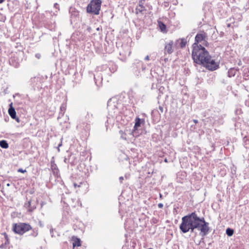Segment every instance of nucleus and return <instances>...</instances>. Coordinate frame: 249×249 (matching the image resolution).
Segmentation results:
<instances>
[{
    "instance_id": "nucleus-27",
    "label": "nucleus",
    "mask_w": 249,
    "mask_h": 249,
    "mask_svg": "<svg viewBox=\"0 0 249 249\" xmlns=\"http://www.w3.org/2000/svg\"><path fill=\"white\" fill-rule=\"evenodd\" d=\"M144 59H145V60H149V56H148V55H147V56L145 57Z\"/></svg>"
},
{
    "instance_id": "nucleus-22",
    "label": "nucleus",
    "mask_w": 249,
    "mask_h": 249,
    "mask_svg": "<svg viewBox=\"0 0 249 249\" xmlns=\"http://www.w3.org/2000/svg\"><path fill=\"white\" fill-rule=\"evenodd\" d=\"M37 59H39L41 57V54L40 53H36L35 55Z\"/></svg>"
},
{
    "instance_id": "nucleus-32",
    "label": "nucleus",
    "mask_w": 249,
    "mask_h": 249,
    "mask_svg": "<svg viewBox=\"0 0 249 249\" xmlns=\"http://www.w3.org/2000/svg\"><path fill=\"white\" fill-rule=\"evenodd\" d=\"M7 185L8 186H9V183H8Z\"/></svg>"
},
{
    "instance_id": "nucleus-1",
    "label": "nucleus",
    "mask_w": 249,
    "mask_h": 249,
    "mask_svg": "<svg viewBox=\"0 0 249 249\" xmlns=\"http://www.w3.org/2000/svg\"><path fill=\"white\" fill-rule=\"evenodd\" d=\"M209 223L205 221L204 217H199L196 213H192L182 217L179 229L183 233L190 230L194 232L195 229L199 231L201 236L206 235L210 231Z\"/></svg>"
},
{
    "instance_id": "nucleus-3",
    "label": "nucleus",
    "mask_w": 249,
    "mask_h": 249,
    "mask_svg": "<svg viewBox=\"0 0 249 249\" xmlns=\"http://www.w3.org/2000/svg\"><path fill=\"white\" fill-rule=\"evenodd\" d=\"M101 0H92L87 7V12L89 13L98 15L101 9Z\"/></svg>"
},
{
    "instance_id": "nucleus-15",
    "label": "nucleus",
    "mask_w": 249,
    "mask_h": 249,
    "mask_svg": "<svg viewBox=\"0 0 249 249\" xmlns=\"http://www.w3.org/2000/svg\"><path fill=\"white\" fill-rule=\"evenodd\" d=\"M236 70L234 69H231L228 71V76L229 77L234 76L236 74Z\"/></svg>"
},
{
    "instance_id": "nucleus-26",
    "label": "nucleus",
    "mask_w": 249,
    "mask_h": 249,
    "mask_svg": "<svg viewBox=\"0 0 249 249\" xmlns=\"http://www.w3.org/2000/svg\"><path fill=\"white\" fill-rule=\"evenodd\" d=\"M158 207H159L160 208H162V207H163V204H161V203H159V204H158Z\"/></svg>"
},
{
    "instance_id": "nucleus-28",
    "label": "nucleus",
    "mask_w": 249,
    "mask_h": 249,
    "mask_svg": "<svg viewBox=\"0 0 249 249\" xmlns=\"http://www.w3.org/2000/svg\"><path fill=\"white\" fill-rule=\"evenodd\" d=\"M193 121L195 124H196L198 122L197 120H194Z\"/></svg>"
},
{
    "instance_id": "nucleus-21",
    "label": "nucleus",
    "mask_w": 249,
    "mask_h": 249,
    "mask_svg": "<svg viewBox=\"0 0 249 249\" xmlns=\"http://www.w3.org/2000/svg\"><path fill=\"white\" fill-rule=\"evenodd\" d=\"M60 109L62 111H65L66 108H65V105H63L61 106V107H60Z\"/></svg>"
},
{
    "instance_id": "nucleus-14",
    "label": "nucleus",
    "mask_w": 249,
    "mask_h": 249,
    "mask_svg": "<svg viewBox=\"0 0 249 249\" xmlns=\"http://www.w3.org/2000/svg\"><path fill=\"white\" fill-rule=\"evenodd\" d=\"M145 10L144 7H143L142 4H140L137 7L136 9V13L138 14V12L141 13Z\"/></svg>"
},
{
    "instance_id": "nucleus-31",
    "label": "nucleus",
    "mask_w": 249,
    "mask_h": 249,
    "mask_svg": "<svg viewBox=\"0 0 249 249\" xmlns=\"http://www.w3.org/2000/svg\"><path fill=\"white\" fill-rule=\"evenodd\" d=\"M61 145H62V143L59 144L58 145V147L61 146Z\"/></svg>"
},
{
    "instance_id": "nucleus-17",
    "label": "nucleus",
    "mask_w": 249,
    "mask_h": 249,
    "mask_svg": "<svg viewBox=\"0 0 249 249\" xmlns=\"http://www.w3.org/2000/svg\"><path fill=\"white\" fill-rule=\"evenodd\" d=\"M226 233L228 236H231L233 234V230L230 228H228L226 230Z\"/></svg>"
},
{
    "instance_id": "nucleus-33",
    "label": "nucleus",
    "mask_w": 249,
    "mask_h": 249,
    "mask_svg": "<svg viewBox=\"0 0 249 249\" xmlns=\"http://www.w3.org/2000/svg\"><path fill=\"white\" fill-rule=\"evenodd\" d=\"M32 210H30H30H29V211H32Z\"/></svg>"
},
{
    "instance_id": "nucleus-19",
    "label": "nucleus",
    "mask_w": 249,
    "mask_h": 249,
    "mask_svg": "<svg viewBox=\"0 0 249 249\" xmlns=\"http://www.w3.org/2000/svg\"><path fill=\"white\" fill-rule=\"evenodd\" d=\"M5 19H6L5 17H4L3 15L0 14V20L4 22Z\"/></svg>"
},
{
    "instance_id": "nucleus-2",
    "label": "nucleus",
    "mask_w": 249,
    "mask_h": 249,
    "mask_svg": "<svg viewBox=\"0 0 249 249\" xmlns=\"http://www.w3.org/2000/svg\"><path fill=\"white\" fill-rule=\"evenodd\" d=\"M192 53L194 62L198 64H202L206 60H208L209 53L204 47H193Z\"/></svg>"
},
{
    "instance_id": "nucleus-12",
    "label": "nucleus",
    "mask_w": 249,
    "mask_h": 249,
    "mask_svg": "<svg viewBox=\"0 0 249 249\" xmlns=\"http://www.w3.org/2000/svg\"><path fill=\"white\" fill-rule=\"evenodd\" d=\"M141 124V119L139 118H137L135 120V124L134 125V129H137V128L140 126Z\"/></svg>"
},
{
    "instance_id": "nucleus-5",
    "label": "nucleus",
    "mask_w": 249,
    "mask_h": 249,
    "mask_svg": "<svg viewBox=\"0 0 249 249\" xmlns=\"http://www.w3.org/2000/svg\"><path fill=\"white\" fill-rule=\"evenodd\" d=\"M206 36L205 33H201L196 35L195 37V42L193 45V47H204L207 46L208 44L206 39Z\"/></svg>"
},
{
    "instance_id": "nucleus-10",
    "label": "nucleus",
    "mask_w": 249,
    "mask_h": 249,
    "mask_svg": "<svg viewBox=\"0 0 249 249\" xmlns=\"http://www.w3.org/2000/svg\"><path fill=\"white\" fill-rule=\"evenodd\" d=\"M177 42H179L180 46L181 48H183L185 46L187 43V40L185 38H181L177 40Z\"/></svg>"
},
{
    "instance_id": "nucleus-9",
    "label": "nucleus",
    "mask_w": 249,
    "mask_h": 249,
    "mask_svg": "<svg viewBox=\"0 0 249 249\" xmlns=\"http://www.w3.org/2000/svg\"><path fill=\"white\" fill-rule=\"evenodd\" d=\"M51 169L53 170L54 174H56V175H58V169L57 168L56 165L54 163H52Z\"/></svg>"
},
{
    "instance_id": "nucleus-13",
    "label": "nucleus",
    "mask_w": 249,
    "mask_h": 249,
    "mask_svg": "<svg viewBox=\"0 0 249 249\" xmlns=\"http://www.w3.org/2000/svg\"><path fill=\"white\" fill-rule=\"evenodd\" d=\"M0 146L3 148H7L8 147V144L6 141L2 140L0 141Z\"/></svg>"
},
{
    "instance_id": "nucleus-23",
    "label": "nucleus",
    "mask_w": 249,
    "mask_h": 249,
    "mask_svg": "<svg viewBox=\"0 0 249 249\" xmlns=\"http://www.w3.org/2000/svg\"><path fill=\"white\" fill-rule=\"evenodd\" d=\"M37 234H38V233L37 231H34L33 233V235L34 236L36 237L37 235Z\"/></svg>"
},
{
    "instance_id": "nucleus-29",
    "label": "nucleus",
    "mask_w": 249,
    "mask_h": 249,
    "mask_svg": "<svg viewBox=\"0 0 249 249\" xmlns=\"http://www.w3.org/2000/svg\"><path fill=\"white\" fill-rule=\"evenodd\" d=\"M28 206H30L31 205V202L30 201H28Z\"/></svg>"
},
{
    "instance_id": "nucleus-35",
    "label": "nucleus",
    "mask_w": 249,
    "mask_h": 249,
    "mask_svg": "<svg viewBox=\"0 0 249 249\" xmlns=\"http://www.w3.org/2000/svg\"><path fill=\"white\" fill-rule=\"evenodd\" d=\"M152 249V248H149V249Z\"/></svg>"
},
{
    "instance_id": "nucleus-16",
    "label": "nucleus",
    "mask_w": 249,
    "mask_h": 249,
    "mask_svg": "<svg viewBox=\"0 0 249 249\" xmlns=\"http://www.w3.org/2000/svg\"><path fill=\"white\" fill-rule=\"evenodd\" d=\"M81 246L80 240L78 238H76V239L74 241L73 243V247H79Z\"/></svg>"
},
{
    "instance_id": "nucleus-11",
    "label": "nucleus",
    "mask_w": 249,
    "mask_h": 249,
    "mask_svg": "<svg viewBox=\"0 0 249 249\" xmlns=\"http://www.w3.org/2000/svg\"><path fill=\"white\" fill-rule=\"evenodd\" d=\"M158 25L161 32H164L166 30V26L161 21H158Z\"/></svg>"
},
{
    "instance_id": "nucleus-18",
    "label": "nucleus",
    "mask_w": 249,
    "mask_h": 249,
    "mask_svg": "<svg viewBox=\"0 0 249 249\" xmlns=\"http://www.w3.org/2000/svg\"><path fill=\"white\" fill-rule=\"evenodd\" d=\"M119 133L121 135V137L122 139L125 140H126V134L122 130H120L119 131Z\"/></svg>"
},
{
    "instance_id": "nucleus-20",
    "label": "nucleus",
    "mask_w": 249,
    "mask_h": 249,
    "mask_svg": "<svg viewBox=\"0 0 249 249\" xmlns=\"http://www.w3.org/2000/svg\"><path fill=\"white\" fill-rule=\"evenodd\" d=\"M18 172L22 173H25L26 172V170H23L22 168H19V169H18Z\"/></svg>"
},
{
    "instance_id": "nucleus-24",
    "label": "nucleus",
    "mask_w": 249,
    "mask_h": 249,
    "mask_svg": "<svg viewBox=\"0 0 249 249\" xmlns=\"http://www.w3.org/2000/svg\"><path fill=\"white\" fill-rule=\"evenodd\" d=\"M124 179V177H120L119 178V180H120V182H121V183L122 182V181H123V180Z\"/></svg>"
},
{
    "instance_id": "nucleus-4",
    "label": "nucleus",
    "mask_w": 249,
    "mask_h": 249,
    "mask_svg": "<svg viewBox=\"0 0 249 249\" xmlns=\"http://www.w3.org/2000/svg\"><path fill=\"white\" fill-rule=\"evenodd\" d=\"M32 229L30 225L25 223H18L13 224V230L14 231L19 235H22L25 232Z\"/></svg>"
},
{
    "instance_id": "nucleus-34",
    "label": "nucleus",
    "mask_w": 249,
    "mask_h": 249,
    "mask_svg": "<svg viewBox=\"0 0 249 249\" xmlns=\"http://www.w3.org/2000/svg\"><path fill=\"white\" fill-rule=\"evenodd\" d=\"M165 162H167V160H166V159H165Z\"/></svg>"
},
{
    "instance_id": "nucleus-8",
    "label": "nucleus",
    "mask_w": 249,
    "mask_h": 249,
    "mask_svg": "<svg viewBox=\"0 0 249 249\" xmlns=\"http://www.w3.org/2000/svg\"><path fill=\"white\" fill-rule=\"evenodd\" d=\"M8 113L12 118L16 119V112L15 109L12 107V104H10V107L8 109Z\"/></svg>"
},
{
    "instance_id": "nucleus-25",
    "label": "nucleus",
    "mask_w": 249,
    "mask_h": 249,
    "mask_svg": "<svg viewBox=\"0 0 249 249\" xmlns=\"http://www.w3.org/2000/svg\"><path fill=\"white\" fill-rule=\"evenodd\" d=\"M82 183H80L79 185H77V184L76 183H74V186L75 187H76V186H78V187H80L81 186V185H82Z\"/></svg>"
},
{
    "instance_id": "nucleus-7",
    "label": "nucleus",
    "mask_w": 249,
    "mask_h": 249,
    "mask_svg": "<svg viewBox=\"0 0 249 249\" xmlns=\"http://www.w3.org/2000/svg\"><path fill=\"white\" fill-rule=\"evenodd\" d=\"M173 41H169L165 43V46L164 48L165 53H167L168 54H171L173 52Z\"/></svg>"
},
{
    "instance_id": "nucleus-30",
    "label": "nucleus",
    "mask_w": 249,
    "mask_h": 249,
    "mask_svg": "<svg viewBox=\"0 0 249 249\" xmlns=\"http://www.w3.org/2000/svg\"><path fill=\"white\" fill-rule=\"evenodd\" d=\"M4 1V0H0V3H2Z\"/></svg>"
},
{
    "instance_id": "nucleus-6",
    "label": "nucleus",
    "mask_w": 249,
    "mask_h": 249,
    "mask_svg": "<svg viewBox=\"0 0 249 249\" xmlns=\"http://www.w3.org/2000/svg\"><path fill=\"white\" fill-rule=\"evenodd\" d=\"M202 65H204L206 68L211 71H214L217 69L219 66L218 63L212 59L209 54L208 60H206L205 62L202 63Z\"/></svg>"
}]
</instances>
